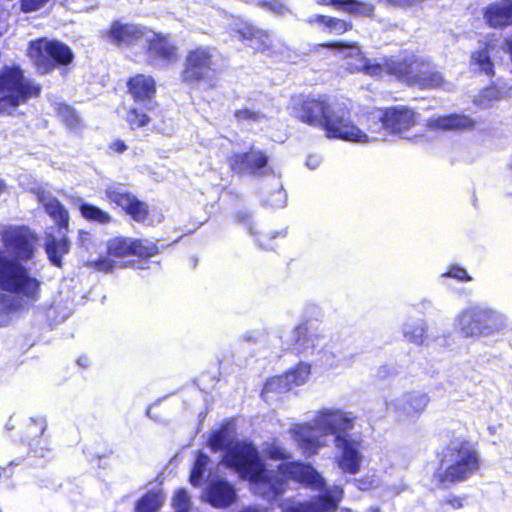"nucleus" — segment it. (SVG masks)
Wrapping results in <instances>:
<instances>
[{"label":"nucleus","instance_id":"f257e3e1","mask_svg":"<svg viewBox=\"0 0 512 512\" xmlns=\"http://www.w3.org/2000/svg\"><path fill=\"white\" fill-rule=\"evenodd\" d=\"M0 291L33 305L41 297L42 282L23 264L35 257L38 237L29 227L9 225L0 231Z\"/></svg>","mask_w":512,"mask_h":512},{"label":"nucleus","instance_id":"f03ea898","mask_svg":"<svg viewBox=\"0 0 512 512\" xmlns=\"http://www.w3.org/2000/svg\"><path fill=\"white\" fill-rule=\"evenodd\" d=\"M222 462L240 479L250 484L252 493L272 502L285 493V480L266 467L256 446L251 442L236 440L225 452Z\"/></svg>","mask_w":512,"mask_h":512},{"label":"nucleus","instance_id":"7ed1b4c3","mask_svg":"<svg viewBox=\"0 0 512 512\" xmlns=\"http://www.w3.org/2000/svg\"><path fill=\"white\" fill-rule=\"evenodd\" d=\"M291 116L298 122L322 129L330 139L355 136L349 124L352 109L344 101L331 102L327 95L299 94L291 100Z\"/></svg>","mask_w":512,"mask_h":512},{"label":"nucleus","instance_id":"20e7f679","mask_svg":"<svg viewBox=\"0 0 512 512\" xmlns=\"http://www.w3.org/2000/svg\"><path fill=\"white\" fill-rule=\"evenodd\" d=\"M436 457L438 467L433 473V480L440 487L462 483L482 467L477 445L466 438L450 443Z\"/></svg>","mask_w":512,"mask_h":512},{"label":"nucleus","instance_id":"39448f33","mask_svg":"<svg viewBox=\"0 0 512 512\" xmlns=\"http://www.w3.org/2000/svg\"><path fill=\"white\" fill-rule=\"evenodd\" d=\"M41 94V86L27 79L18 65L0 72V115L11 114L19 105Z\"/></svg>","mask_w":512,"mask_h":512},{"label":"nucleus","instance_id":"423d86ee","mask_svg":"<svg viewBox=\"0 0 512 512\" xmlns=\"http://www.w3.org/2000/svg\"><path fill=\"white\" fill-rule=\"evenodd\" d=\"M213 50L209 46H195L186 52L180 71L183 84L190 88L203 85L208 90L218 87Z\"/></svg>","mask_w":512,"mask_h":512},{"label":"nucleus","instance_id":"0eeeda50","mask_svg":"<svg viewBox=\"0 0 512 512\" xmlns=\"http://www.w3.org/2000/svg\"><path fill=\"white\" fill-rule=\"evenodd\" d=\"M29 57L37 72L42 75L69 66L74 61V53L67 44L46 38L30 42Z\"/></svg>","mask_w":512,"mask_h":512},{"label":"nucleus","instance_id":"6e6552de","mask_svg":"<svg viewBox=\"0 0 512 512\" xmlns=\"http://www.w3.org/2000/svg\"><path fill=\"white\" fill-rule=\"evenodd\" d=\"M460 333L468 337L494 334L499 329V318L491 308L473 306L464 309L457 317Z\"/></svg>","mask_w":512,"mask_h":512},{"label":"nucleus","instance_id":"1a4fd4ad","mask_svg":"<svg viewBox=\"0 0 512 512\" xmlns=\"http://www.w3.org/2000/svg\"><path fill=\"white\" fill-rule=\"evenodd\" d=\"M277 474L285 480V491L288 481L292 480L305 488L322 490L326 483L321 474L307 462L299 460L282 462L277 466Z\"/></svg>","mask_w":512,"mask_h":512},{"label":"nucleus","instance_id":"9d476101","mask_svg":"<svg viewBox=\"0 0 512 512\" xmlns=\"http://www.w3.org/2000/svg\"><path fill=\"white\" fill-rule=\"evenodd\" d=\"M105 197L110 204L120 208L133 221L144 223L150 216L147 202L139 199L134 193L119 186H108L104 190Z\"/></svg>","mask_w":512,"mask_h":512},{"label":"nucleus","instance_id":"9b49d317","mask_svg":"<svg viewBox=\"0 0 512 512\" xmlns=\"http://www.w3.org/2000/svg\"><path fill=\"white\" fill-rule=\"evenodd\" d=\"M269 156L263 150L251 146L243 152L233 153L227 162L230 170L238 175H264L269 167Z\"/></svg>","mask_w":512,"mask_h":512},{"label":"nucleus","instance_id":"f8f14e48","mask_svg":"<svg viewBox=\"0 0 512 512\" xmlns=\"http://www.w3.org/2000/svg\"><path fill=\"white\" fill-rule=\"evenodd\" d=\"M145 54L149 63L164 65L176 63L180 57L179 47L170 35L155 31L151 37L146 38Z\"/></svg>","mask_w":512,"mask_h":512},{"label":"nucleus","instance_id":"ddd939ff","mask_svg":"<svg viewBox=\"0 0 512 512\" xmlns=\"http://www.w3.org/2000/svg\"><path fill=\"white\" fill-rule=\"evenodd\" d=\"M409 85L417 87L419 90H436L445 84V78L433 62L429 59L416 57L414 58L412 73L409 77Z\"/></svg>","mask_w":512,"mask_h":512},{"label":"nucleus","instance_id":"4468645a","mask_svg":"<svg viewBox=\"0 0 512 512\" xmlns=\"http://www.w3.org/2000/svg\"><path fill=\"white\" fill-rule=\"evenodd\" d=\"M387 135L402 136L417 124L418 113L405 105L379 108Z\"/></svg>","mask_w":512,"mask_h":512},{"label":"nucleus","instance_id":"2eb2a0df","mask_svg":"<svg viewBox=\"0 0 512 512\" xmlns=\"http://www.w3.org/2000/svg\"><path fill=\"white\" fill-rule=\"evenodd\" d=\"M334 443L340 451L339 455L336 457L337 466L344 473L352 475L357 474L361 469L363 458L360 452L362 440L352 439L343 434H337Z\"/></svg>","mask_w":512,"mask_h":512},{"label":"nucleus","instance_id":"dca6fc26","mask_svg":"<svg viewBox=\"0 0 512 512\" xmlns=\"http://www.w3.org/2000/svg\"><path fill=\"white\" fill-rule=\"evenodd\" d=\"M349 124L352 128H346V130L352 131L353 134H357L350 138H340L344 141L350 142H369L385 140L387 132L383 121V113L379 112L378 115L375 113H367L364 117V130L357 127L352 121V115L349 116Z\"/></svg>","mask_w":512,"mask_h":512},{"label":"nucleus","instance_id":"f3484780","mask_svg":"<svg viewBox=\"0 0 512 512\" xmlns=\"http://www.w3.org/2000/svg\"><path fill=\"white\" fill-rule=\"evenodd\" d=\"M147 29L145 27L133 24L113 21L106 30L105 35L109 42L118 47L134 46L141 42Z\"/></svg>","mask_w":512,"mask_h":512},{"label":"nucleus","instance_id":"a211bd4d","mask_svg":"<svg viewBox=\"0 0 512 512\" xmlns=\"http://www.w3.org/2000/svg\"><path fill=\"white\" fill-rule=\"evenodd\" d=\"M127 92L135 103H150L157 93V84L153 76L137 73L126 81Z\"/></svg>","mask_w":512,"mask_h":512},{"label":"nucleus","instance_id":"6ab92c4d","mask_svg":"<svg viewBox=\"0 0 512 512\" xmlns=\"http://www.w3.org/2000/svg\"><path fill=\"white\" fill-rule=\"evenodd\" d=\"M317 425L325 434H342L352 429L354 419L341 410H324L317 417Z\"/></svg>","mask_w":512,"mask_h":512},{"label":"nucleus","instance_id":"aec40b11","mask_svg":"<svg viewBox=\"0 0 512 512\" xmlns=\"http://www.w3.org/2000/svg\"><path fill=\"white\" fill-rule=\"evenodd\" d=\"M426 126L432 131H469L475 127V121L462 113H450L430 117Z\"/></svg>","mask_w":512,"mask_h":512},{"label":"nucleus","instance_id":"412c9836","mask_svg":"<svg viewBox=\"0 0 512 512\" xmlns=\"http://www.w3.org/2000/svg\"><path fill=\"white\" fill-rule=\"evenodd\" d=\"M59 235L60 237H56L54 232H46L44 237V250L50 263L58 268H62V257L69 253L71 241L68 237V231H62Z\"/></svg>","mask_w":512,"mask_h":512},{"label":"nucleus","instance_id":"4be33fe9","mask_svg":"<svg viewBox=\"0 0 512 512\" xmlns=\"http://www.w3.org/2000/svg\"><path fill=\"white\" fill-rule=\"evenodd\" d=\"M207 499L215 508H226L236 500V491L232 484L224 479L211 481L206 489Z\"/></svg>","mask_w":512,"mask_h":512},{"label":"nucleus","instance_id":"5701e85b","mask_svg":"<svg viewBox=\"0 0 512 512\" xmlns=\"http://www.w3.org/2000/svg\"><path fill=\"white\" fill-rule=\"evenodd\" d=\"M322 6H332L351 16L373 18L375 5L366 0H319Z\"/></svg>","mask_w":512,"mask_h":512},{"label":"nucleus","instance_id":"b1692460","mask_svg":"<svg viewBox=\"0 0 512 512\" xmlns=\"http://www.w3.org/2000/svg\"><path fill=\"white\" fill-rule=\"evenodd\" d=\"M292 437L301 449L302 453L309 457L318 453L324 445L314 434V426L311 424H299L292 429Z\"/></svg>","mask_w":512,"mask_h":512},{"label":"nucleus","instance_id":"393cba45","mask_svg":"<svg viewBox=\"0 0 512 512\" xmlns=\"http://www.w3.org/2000/svg\"><path fill=\"white\" fill-rule=\"evenodd\" d=\"M486 24L493 29H504L512 25V4L491 3L483 10Z\"/></svg>","mask_w":512,"mask_h":512},{"label":"nucleus","instance_id":"a878e982","mask_svg":"<svg viewBox=\"0 0 512 512\" xmlns=\"http://www.w3.org/2000/svg\"><path fill=\"white\" fill-rule=\"evenodd\" d=\"M45 213L54 221L58 233L69 231L70 215L67 208L56 197L40 198Z\"/></svg>","mask_w":512,"mask_h":512},{"label":"nucleus","instance_id":"bb28decb","mask_svg":"<svg viewBox=\"0 0 512 512\" xmlns=\"http://www.w3.org/2000/svg\"><path fill=\"white\" fill-rule=\"evenodd\" d=\"M414 58L415 56H406L403 58L393 56L385 57L386 75L409 85V77L412 73Z\"/></svg>","mask_w":512,"mask_h":512},{"label":"nucleus","instance_id":"cd10ccee","mask_svg":"<svg viewBox=\"0 0 512 512\" xmlns=\"http://www.w3.org/2000/svg\"><path fill=\"white\" fill-rule=\"evenodd\" d=\"M165 503V494L161 489L148 490L134 503V512H159Z\"/></svg>","mask_w":512,"mask_h":512},{"label":"nucleus","instance_id":"c85d7f7f","mask_svg":"<svg viewBox=\"0 0 512 512\" xmlns=\"http://www.w3.org/2000/svg\"><path fill=\"white\" fill-rule=\"evenodd\" d=\"M430 397L425 392L409 391L404 394L403 411L407 416L419 417L427 408Z\"/></svg>","mask_w":512,"mask_h":512},{"label":"nucleus","instance_id":"c756f323","mask_svg":"<svg viewBox=\"0 0 512 512\" xmlns=\"http://www.w3.org/2000/svg\"><path fill=\"white\" fill-rule=\"evenodd\" d=\"M308 24H320L327 28L329 33L342 35L353 29V23L349 20L322 14L314 15L307 19Z\"/></svg>","mask_w":512,"mask_h":512},{"label":"nucleus","instance_id":"7c9ffc66","mask_svg":"<svg viewBox=\"0 0 512 512\" xmlns=\"http://www.w3.org/2000/svg\"><path fill=\"white\" fill-rule=\"evenodd\" d=\"M235 443L231 436L228 424H222L218 429L209 434L207 445L212 452H218L228 449Z\"/></svg>","mask_w":512,"mask_h":512},{"label":"nucleus","instance_id":"2f4dec72","mask_svg":"<svg viewBox=\"0 0 512 512\" xmlns=\"http://www.w3.org/2000/svg\"><path fill=\"white\" fill-rule=\"evenodd\" d=\"M78 210L81 217L91 223L107 225L113 221V218L109 212L91 203H80Z\"/></svg>","mask_w":512,"mask_h":512},{"label":"nucleus","instance_id":"473e14b6","mask_svg":"<svg viewBox=\"0 0 512 512\" xmlns=\"http://www.w3.org/2000/svg\"><path fill=\"white\" fill-rule=\"evenodd\" d=\"M132 239L131 237L117 236L111 238L107 242L106 253L117 259L132 256Z\"/></svg>","mask_w":512,"mask_h":512},{"label":"nucleus","instance_id":"72a5a7b5","mask_svg":"<svg viewBox=\"0 0 512 512\" xmlns=\"http://www.w3.org/2000/svg\"><path fill=\"white\" fill-rule=\"evenodd\" d=\"M55 112L61 122L70 130H77L82 127V120L74 107L66 103H59Z\"/></svg>","mask_w":512,"mask_h":512},{"label":"nucleus","instance_id":"f704fd0d","mask_svg":"<svg viewBox=\"0 0 512 512\" xmlns=\"http://www.w3.org/2000/svg\"><path fill=\"white\" fill-rule=\"evenodd\" d=\"M160 249L158 245L148 239L133 238L132 239V256L141 260H148L158 255Z\"/></svg>","mask_w":512,"mask_h":512},{"label":"nucleus","instance_id":"c9c22d12","mask_svg":"<svg viewBox=\"0 0 512 512\" xmlns=\"http://www.w3.org/2000/svg\"><path fill=\"white\" fill-rule=\"evenodd\" d=\"M47 424L42 417H31L25 422L22 431V437L24 440L31 442L35 441L44 434Z\"/></svg>","mask_w":512,"mask_h":512},{"label":"nucleus","instance_id":"e433bc0d","mask_svg":"<svg viewBox=\"0 0 512 512\" xmlns=\"http://www.w3.org/2000/svg\"><path fill=\"white\" fill-rule=\"evenodd\" d=\"M17 300H11L6 294L0 293V327L7 326L10 323V313L18 310L21 303L26 304L14 296Z\"/></svg>","mask_w":512,"mask_h":512},{"label":"nucleus","instance_id":"4c0bfd02","mask_svg":"<svg viewBox=\"0 0 512 512\" xmlns=\"http://www.w3.org/2000/svg\"><path fill=\"white\" fill-rule=\"evenodd\" d=\"M209 462V456L199 451L189 476V481L193 486H198L201 483Z\"/></svg>","mask_w":512,"mask_h":512},{"label":"nucleus","instance_id":"58836bf2","mask_svg":"<svg viewBox=\"0 0 512 512\" xmlns=\"http://www.w3.org/2000/svg\"><path fill=\"white\" fill-rule=\"evenodd\" d=\"M488 44L486 47L472 53V61L479 66L480 70L484 72L488 77H493L495 75L494 63L490 57L488 51Z\"/></svg>","mask_w":512,"mask_h":512},{"label":"nucleus","instance_id":"ea45409f","mask_svg":"<svg viewBox=\"0 0 512 512\" xmlns=\"http://www.w3.org/2000/svg\"><path fill=\"white\" fill-rule=\"evenodd\" d=\"M250 47L253 48L255 53L271 52L274 46L269 31L260 29Z\"/></svg>","mask_w":512,"mask_h":512},{"label":"nucleus","instance_id":"a19ab883","mask_svg":"<svg viewBox=\"0 0 512 512\" xmlns=\"http://www.w3.org/2000/svg\"><path fill=\"white\" fill-rule=\"evenodd\" d=\"M126 121L131 129H138L148 125L151 118L147 113L136 107H132L127 111Z\"/></svg>","mask_w":512,"mask_h":512},{"label":"nucleus","instance_id":"79ce46f5","mask_svg":"<svg viewBox=\"0 0 512 512\" xmlns=\"http://www.w3.org/2000/svg\"><path fill=\"white\" fill-rule=\"evenodd\" d=\"M172 506L175 512H190L191 500L186 489L180 488L175 491Z\"/></svg>","mask_w":512,"mask_h":512},{"label":"nucleus","instance_id":"37998d69","mask_svg":"<svg viewBox=\"0 0 512 512\" xmlns=\"http://www.w3.org/2000/svg\"><path fill=\"white\" fill-rule=\"evenodd\" d=\"M265 454L268 459L274 461L286 462L291 458V453L275 441L266 446Z\"/></svg>","mask_w":512,"mask_h":512},{"label":"nucleus","instance_id":"c03bdc74","mask_svg":"<svg viewBox=\"0 0 512 512\" xmlns=\"http://www.w3.org/2000/svg\"><path fill=\"white\" fill-rule=\"evenodd\" d=\"M317 512H335L337 501L330 495L324 494L313 498Z\"/></svg>","mask_w":512,"mask_h":512},{"label":"nucleus","instance_id":"a18cd8bd","mask_svg":"<svg viewBox=\"0 0 512 512\" xmlns=\"http://www.w3.org/2000/svg\"><path fill=\"white\" fill-rule=\"evenodd\" d=\"M234 118L240 122H258L264 118V115L259 111H254L249 108L237 109L233 113Z\"/></svg>","mask_w":512,"mask_h":512},{"label":"nucleus","instance_id":"49530a36","mask_svg":"<svg viewBox=\"0 0 512 512\" xmlns=\"http://www.w3.org/2000/svg\"><path fill=\"white\" fill-rule=\"evenodd\" d=\"M467 496H458L454 494H450L447 497L443 498L439 505L441 508L445 510H460L465 506Z\"/></svg>","mask_w":512,"mask_h":512},{"label":"nucleus","instance_id":"de8ad7c7","mask_svg":"<svg viewBox=\"0 0 512 512\" xmlns=\"http://www.w3.org/2000/svg\"><path fill=\"white\" fill-rule=\"evenodd\" d=\"M426 329L422 325L409 326L404 331V337L416 345H421L424 342Z\"/></svg>","mask_w":512,"mask_h":512},{"label":"nucleus","instance_id":"09e8293b","mask_svg":"<svg viewBox=\"0 0 512 512\" xmlns=\"http://www.w3.org/2000/svg\"><path fill=\"white\" fill-rule=\"evenodd\" d=\"M443 276L453 278L462 282H468L472 280L471 276L467 273V271L463 267H460L458 265H451L449 269L445 273H443Z\"/></svg>","mask_w":512,"mask_h":512},{"label":"nucleus","instance_id":"8fccbe9b","mask_svg":"<svg viewBox=\"0 0 512 512\" xmlns=\"http://www.w3.org/2000/svg\"><path fill=\"white\" fill-rule=\"evenodd\" d=\"M260 31V28L255 27L254 25H245L237 30V35L240 41L249 42V45L252 44L253 40L257 35V32Z\"/></svg>","mask_w":512,"mask_h":512},{"label":"nucleus","instance_id":"3c124183","mask_svg":"<svg viewBox=\"0 0 512 512\" xmlns=\"http://www.w3.org/2000/svg\"><path fill=\"white\" fill-rule=\"evenodd\" d=\"M363 71L365 74L372 77H381L386 75L385 58H383L381 63L366 62L363 65Z\"/></svg>","mask_w":512,"mask_h":512},{"label":"nucleus","instance_id":"603ef678","mask_svg":"<svg viewBox=\"0 0 512 512\" xmlns=\"http://www.w3.org/2000/svg\"><path fill=\"white\" fill-rule=\"evenodd\" d=\"M112 258L113 257L109 256L108 254L106 256H100L94 262V268L98 271L106 273L111 272L116 266L115 261Z\"/></svg>","mask_w":512,"mask_h":512},{"label":"nucleus","instance_id":"864d4df0","mask_svg":"<svg viewBox=\"0 0 512 512\" xmlns=\"http://www.w3.org/2000/svg\"><path fill=\"white\" fill-rule=\"evenodd\" d=\"M48 0H20V8L24 13H30L42 8Z\"/></svg>","mask_w":512,"mask_h":512},{"label":"nucleus","instance_id":"5fc2aeb1","mask_svg":"<svg viewBox=\"0 0 512 512\" xmlns=\"http://www.w3.org/2000/svg\"><path fill=\"white\" fill-rule=\"evenodd\" d=\"M321 47L327 48V49H336V50H342V49H356L357 43L352 41H328L320 44Z\"/></svg>","mask_w":512,"mask_h":512},{"label":"nucleus","instance_id":"6e6d98bb","mask_svg":"<svg viewBox=\"0 0 512 512\" xmlns=\"http://www.w3.org/2000/svg\"><path fill=\"white\" fill-rule=\"evenodd\" d=\"M291 512H317V509L312 499L310 501H304L295 504L291 508Z\"/></svg>","mask_w":512,"mask_h":512},{"label":"nucleus","instance_id":"4d7b16f0","mask_svg":"<svg viewBox=\"0 0 512 512\" xmlns=\"http://www.w3.org/2000/svg\"><path fill=\"white\" fill-rule=\"evenodd\" d=\"M275 238V234L270 233H258L256 236V241L260 247L263 249H273L272 246L268 245L267 240H271Z\"/></svg>","mask_w":512,"mask_h":512},{"label":"nucleus","instance_id":"13d9d810","mask_svg":"<svg viewBox=\"0 0 512 512\" xmlns=\"http://www.w3.org/2000/svg\"><path fill=\"white\" fill-rule=\"evenodd\" d=\"M91 241V234L87 230L80 229L78 231L77 243L80 247H86Z\"/></svg>","mask_w":512,"mask_h":512},{"label":"nucleus","instance_id":"bf43d9fd","mask_svg":"<svg viewBox=\"0 0 512 512\" xmlns=\"http://www.w3.org/2000/svg\"><path fill=\"white\" fill-rule=\"evenodd\" d=\"M109 149L116 153H123L127 150V145L123 140L117 139L110 143Z\"/></svg>","mask_w":512,"mask_h":512},{"label":"nucleus","instance_id":"052dcab7","mask_svg":"<svg viewBox=\"0 0 512 512\" xmlns=\"http://www.w3.org/2000/svg\"><path fill=\"white\" fill-rule=\"evenodd\" d=\"M390 4L396 6H410L413 5L417 0H387Z\"/></svg>","mask_w":512,"mask_h":512},{"label":"nucleus","instance_id":"680f3d73","mask_svg":"<svg viewBox=\"0 0 512 512\" xmlns=\"http://www.w3.org/2000/svg\"><path fill=\"white\" fill-rule=\"evenodd\" d=\"M241 512H261V511L256 507H247V508H244Z\"/></svg>","mask_w":512,"mask_h":512},{"label":"nucleus","instance_id":"e2e57ef3","mask_svg":"<svg viewBox=\"0 0 512 512\" xmlns=\"http://www.w3.org/2000/svg\"><path fill=\"white\" fill-rule=\"evenodd\" d=\"M237 217L239 218V220H244L246 218H249L250 215L248 213H238Z\"/></svg>","mask_w":512,"mask_h":512},{"label":"nucleus","instance_id":"0e129e2a","mask_svg":"<svg viewBox=\"0 0 512 512\" xmlns=\"http://www.w3.org/2000/svg\"><path fill=\"white\" fill-rule=\"evenodd\" d=\"M5 189H6L5 182H4V180L0 179V195L4 192Z\"/></svg>","mask_w":512,"mask_h":512},{"label":"nucleus","instance_id":"69168bd1","mask_svg":"<svg viewBox=\"0 0 512 512\" xmlns=\"http://www.w3.org/2000/svg\"><path fill=\"white\" fill-rule=\"evenodd\" d=\"M371 512H381V511H380V508L376 507V508H372Z\"/></svg>","mask_w":512,"mask_h":512}]
</instances>
